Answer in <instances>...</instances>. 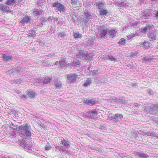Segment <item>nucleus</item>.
<instances>
[{
	"label": "nucleus",
	"mask_w": 158,
	"mask_h": 158,
	"mask_svg": "<svg viewBox=\"0 0 158 158\" xmlns=\"http://www.w3.org/2000/svg\"><path fill=\"white\" fill-rule=\"evenodd\" d=\"M151 28V26L148 25H147L145 27H143L142 28L141 32L144 34H146L147 32L149 31Z\"/></svg>",
	"instance_id": "obj_10"
},
{
	"label": "nucleus",
	"mask_w": 158,
	"mask_h": 158,
	"mask_svg": "<svg viewBox=\"0 0 158 158\" xmlns=\"http://www.w3.org/2000/svg\"><path fill=\"white\" fill-rule=\"evenodd\" d=\"M149 46V43L148 41H145L143 43V46L144 48H148Z\"/></svg>",
	"instance_id": "obj_23"
},
{
	"label": "nucleus",
	"mask_w": 158,
	"mask_h": 158,
	"mask_svg": "<svg viewBox=\"0 0 158 158\" xmlns=\"http://www.w3.org/2000/svg\"><path fill=\"white\" fill-rule=\"evenodd\" d=\"M85 15L87 19H89L90 18V17L91 16V14L90 12L89 11H86L85 12Z\"/></svg>",
	"instance_id": "obj_26"
},
{
	"label": "nucleus",
	"mask_w": 158,
	"mask_h": 158,
	"mask_svg": "<svg viewBox=\"0 0 158 158\" xmlns=\"http://www.w3.org/2000/svg\"><path fill=\"white\" fill-rule=\"evenodd\" d=\"M37 94L36 93L33 91L28 92L27 93V95L29 97L31 98H33L36 97Z\"/></svg>",
	"instance_id": "obj_15"
},
{
	"label": "nucleus",
	"mask_w": 158,
	"mask_h": 158,
	"mask_svg": "<svg viewBox=\"0 0 158 158\" xmlns=\"http://www.w3.org/2000/svg\"><path fill=\"white\" fill-rule=\"evenodd\" d=\"M108 13V11L106 9H101L99 11L101 15H106Z\"/></svg>",
	"instance_id": "obj_19"
},
{
	"label": "nucleus",
	"mask_w": 158,
	"mask_h": 158,
	"mask_svg": "<svg viewBox=\"0 0 158 158\" xmlns=\"http://www.w3.org/2000/svg\"><path fill=\"white\" fill-rule=\"evenodd\" d=\"M20 97L22 99H27V95L25 94L22 95Z\"/></svg>",
	"instance_id": "obj_34"
},
{
	"label": "nucleus",
	"mask_w": 158,
	"mask_h": 158,
	"mask_svg": "<svg viewBox=\"0 0 158 158\" xmlns=\"http://www.w3.org/2000/svg\"><path fill=\"white\" fill-rule=\"evenodd\" d=\"M118 44L121 45H125L126 44V40L123 38H122Z\"/></svg>",
	"instance_id": "obj_27"
},
{
	"label": "nucleus",
	"mask_w": 158,
	"mask_h": 158,
	"mask_svg": "<svg viewBox=\"0 0 158 158\" xmlns=\"http://www.w3.org/2000/svg\"><path fill=\"white\" fill-rule=\"evenodd\" d=\"M58 64V61H56V62H55V65H57V64Z\"/></svg>",
	"instance_id": "obj_40"
},
{
	"label": "nucleus",
	"mask_w": 158,
	"mask_h": 158,
	"mask_svg": "<svg viewBox=\"0 0 158 158\" xmlns=\"http://www.w3.org/2000/svg\"><path fill=\"white\" fill-rule=\"evenodd\" d=\"M60 144L63 145L65 148H68V147L70 145L69 142L67 138L64 139L63 137H61L60 138Z\"/></svg>",
	"instance_id": "obj_5"
},
{
	"label": "nucleus",
	"mask_w": 158,
	"mask_h": 158,
	"mask_svg": "<svg viewBox=\"0 0 158 158\" xmlns=\"http://www.w3.org/2000/svg\"><path fill=\"white\" fill-rule=\"evenodd\" d=\"M52 80V77H42L39 78V82L40 83H42L43 84H47L50 83Z\"/></svg>",
	"instance_id": "obj_3"
},
{
	"label": "nucleus",
	"mask_w": 158,
	"mask_h": 158,
	"mask_svg": "<svg viewBox=\"0 0 158 158\" xmlns=\"http://www.w3.org/2000/svg\"><path fill=\"white\" fill-rule=\"evenodd\" d=\"M138 105H137V106H136V105H135V106H134L133 107V108H134V107H138Z\"/></svg>",
	"instance_id": "obj_42"
},
{
	"label": "nucleus",
	"mask_w": 158,
	"mask_h": 158,
	"mask_svg": "<svg viewBox=\"0 0 158 158\" xmlns=\"http://www.w3.org/2000/svg\"><path fill=\"white\" fill-rule=\"evenodd\" d=\"M138 155L141 158H148V156L140 152H137Z\"/></svg>",
	"instance_id": "obj_21"
},
{
	"label": "nucleus",
	"mask_w": 158,
	"mask_h": 158,
	"mask_svg": "<svg viewBox=\"0 0 158 158\" xmlns=\"http://www.w3.org/2000/svg\"><path fill=\"white\" fill-rule=\"evenodd\" d=\"M32 13L34 16H38L39 17L42 15V11L41 9H36L32 12Z\"/></svg>",
	"instance_id": "obj_9"
},
{
	"label": "nucleus",
	"mask_w": 158,
	"mask_h": 158,
	"mask_svg": "<svg viewBox=\"0 0 158 158\" xmlns=\"http://www.w3.org/2000/svg\"><path fill=\"white\" fill-rule=\"evenodd\" d=\"M123 117V115L122 114L119 113H116L114 115L112 116L111 117V120L117 122L118 120V118L121 119Z\"/></svg>",
	"instance_id": "obj_7"
},
{
	"label": "nucleus",
	"mask_w": 158,
	"mask_h": 158,
	"mask_svg": "<svg viewBox=\"0 0 158 158\" xmlns=\"http://www.w3.org/2000/svg\"><path fill=\"white\" fill-rule=\"evenodd\" d=\"M51 147H50V146L48 147V148H47V147H45V149H46L49 150V149H51Z\"/></svg>",
	"instance_id": "obj_39"
},
{
	"label": "nucleus",
	"mask_w": 158,
	"mask_h": 158,
	"mask_svg": "<svg viewBox=\"0 0 158 158\" xmlns=\"http://www.w3.org/2000/svg\"><path fill=\"white\" fill-rule=\"evenodd\" d=\"M99 1H98V2H97V3H99Z\"/></svg>",
	"instance_id": "obj_44"
},
{
	"label": "nucleus",
	"mask_w": 158,
	"mask_h": 158,
	"mask_svg": "<svg viewBox=\"0 0 158 158\" xmlns=\"http://www.w3.org/2000/svg\"><path fill=\"white\" fill-rule=\"evenodd\" d=\"M85 102L86 103L89 104V105L92 106L93 105L95 104L96 101L92 99H88L86 100Z\"/></svg>",
	"instance_id": "obj_18"
},
{
	"label": "nucleus",
	"mask_w": 158,
	"mask_h": 158,
	"mask_svg": "<svg viewBox=\"0 0 158 158\" xmlns=\"http://www.w3.org/2000/svg\"><path fill=\"white\" fill-rule=\"evenodd\" d=\"M78 75L76 73L71 74H67V78L69 83H75L77 79H79L77 77Z\"/></svg>",
	"instance_id": "obj_1"
},
{
	"label": "nucleus",
	"mask_w": 158,
	"mask_h": 158,
	"mask_svg": "<svg viewBox=\"0 0 158 158\" xmlns=\"http://www.w3.org/2000/svg\"><path fill=\"white\" fill-rule=\"evenodd\" d=\"M28 127L27 124H23L19 126V130L21 132H23L27 130Z\"/></svg>",
	"instance_id": "obj_12"
},
{
	"label": "nucleus",
	"mask_w": 158,
	"mask_h": 158,
	"mask_svg": "<svg viewBox=\"0 0 158 158\" xmlns=\"http://www.w3.org/2000/svg\"><path fill=\"white\" fill-rule=\"evenodd\" d=\"M52 7L56 8V10L61 11H64L65 10V6L61 3L56 2L52 4Z\"/></svg>",
	"instance_id": "obj_2"
},
{
	"label": "nucleus",
	"mask_w": 158,
	"mask_h": 158,
	"mask_svg": "<svg viewBox=\"0 0 158 158\" xmlns=\"http://www.w3.org/2000/svg\"><path fill=\"white\" fill-rule=\"evenodd\" d=\"M48 20H49L51 22L52 21V17L50 16V17H48Z\"/></svg>",
	"instance_id": "obj_38"
},
{
	"label": "nucleus",
	"mask_w": 158,
	"mask_h": 158,
	"mask_svg": "<svg viewBox=\"0 0 158 158\" xmlns=\"http://www.w3.org/2000/svg\"><path fill=\"white\" fill-rule=\"evenodd\" d=\"M155 16L156 19L158 20V11L156 12Z\"/></svg>",
	"instance_id": "obj_37"
},
{
	"label": "nucleus",
	"mask_w": 158,
	"mask_h": 158,
	"mask_svg": "<svg viewBox=\"0 0 158 158\" xmlns=\"http://www.w3.org/2000/svg\"><path fill=\"white\" fill-rule=\"evenodd\" d=\"M104 6V3L102 2H100L98 3V5H96V6H98V8L100 9H101V7H103Z\"/></svg>",
	"instance_id": "obj_31"
},
{
	"label": "nucleus",
	"mask_w": 158,
	"mask_h": 158,
	"mask_svg": "<svg viewBox=\"0 0 158 158\" xmlns=\"http://www.w3.org/2000/svg\"><path fill=\"white\" fill-rule=\"evenodd\" d=\"M25 141L23 139L21 140L19 142V145L20 146H22L23 145L25 144Z\"/></svg>",
	"instance_id": "obj_33"
},
{
	"label": "nucleus",
	"mask_w": 158,
	"mask_h": 158,
	"mask_svg": "<svg viewBox=\"0 0 158 158\" xmlns=\"http://www.w3.org/2000/svg\"><path fill=\"white\" fill-rule=\"evenodd\" d=\"M12 56H10L9 55H6V54H3L2 57L3 60L7 62L11 60H12Z\"/></svg>",
	"instance_id": "obj_11"
},
{
	"label": "nucleus",
	"mask_w": 158,
	"mask_h": 158,
	"mask_svg": "<svg viewBox=\"0 0 158 158\" xmlns=\"http://www.w3.org/2000/svg\"><path fill=\"white\" fill-rule=\"evenodd\" d=\"M82 36L81 34H79V33H74L73 37L75 39L79 38Z\"/></svg>",
	"instance_id": "obj_25"
},
{
	"label": "nucleus",
	"mask_w": 158,
	"mask_h": 158,
	"mask_svg": "<svg viewBox=\"0 0 158 158\" xmlns=\"http://www.w3.org/2000/svg\"><path fill=\"white\" fill-rule=\"evenodd\" d=\"M19 0H7L6 2L5 3L9 6H15L16 4H19Z\"/></svg>",
	"instance_id": "obj_6"
},
{
	"label": "nucleus",
	"mask_w": 158,
	"mask_h": 158,
	"mask_svg": "<svg viewBox=\"0 0 158 158\" xmlns=\"http://www.w3.org/2000/svg\"><path fill=\"white\" fill-rule=\"evenodd\" d=\"M98 74V70H94L93 72V75L97 74Z\"/></svg>",
	"instance_id": "obj_36"
},
{
	"label": "nucleus",
	"mask_w": 158,
	"mask_h": 158,
	"mask_svg": "<svg viewBox=\"0 0 158 158\" xmlns=\"http://www.w3.org/2000/svg\"><path fill=\"white\" fill-rule=\"evenodd\" d=\"M91 83L90 81L87 80L83 84V86L85 87H86L89 86Z\"/></svg>",
	"instance_id": "obj_24"
},
{
	"label": "nucleus",
	"mask_w": 158,
	"mask_h": 158,
	"mask_svg": "<svg viewBox=\"0 0 158 158\" xmlns=\"http://www.w3.org/2000/svg\"><path fill=\"white\" fill-rule=\"evenodd\" d=\"M71 4L74 7H79L80 6V3H79V1L77 0H71Z\"/></svg>",
	"instance_id": "obj_14"
},
{
	"label": "nucleus",
	"mask_w": 158,
	"mask_h": 158,
	"mask_svg": "<svg viewBox=\"0 0 158 158\" xmlns=\"http://www.w3.org/2000/svg\"><path fill=\"white\" fill-rule=\"evenodd\" d=\"M100 32V36L101 38H102L106 35L107 31L106 29H101V30L99 31Z\"/></svg>",
	"instance_id": "obj_13"
},
{
	"label": "nucleus",
	"mask_w": 158,
	"mask_h": 158,
	"mask_svg": "<svg viewBox=\"0 0 158 158\" xmlns=\"http://www.w3.org/2000/svg\"><path fill=\"white\" fill-rule=\"evenodd\" d=\"M3 0H0V2H2Z\"/></svg>",
	"instance_id": "obj_43"
},
{
	"label": "nucleus",
	"mask_w": 158,
	"mask_h": 158,
	"mask_svg": "<svg viewBox=\"0 0 158 158\" xmlns=\"http://www.w3.org/2000/svg\"><path fill=\"white\" fill-rule=\"evenodd\" d=\"M10 7L7 6L3 4H0V10L2 11V13H11V11L10 10Z\"/></svg>",
	"instance_id": "obj_4"
},
{
	"label": "nucleus",
	"mask_w": 158,
	"mask_h": 158,
	"mask_svg": "<svg viewBox=\"0 0 158 158\" xmlns=\"http://www.w3.org/2000/svg\"><path fill=\"white\" fill-rule=\"evenodd\" d=\"M58 37L59 38L60 37L63 38H64L65 36V33L64 32H60V33H58Z\"/></svg>",
	"instance_id": "obj_29"
},
{
	"label": "nucleus",
	"mask_w": 158,
	"mask_h": 158,
	"mask_svg": "<svg viewBox=\"0 0 158 158\" xmlns=\"http://www.w3.org/2000/svg\"><path fill=\"white\" fill-rule=\"evenodd\" d=\"M151 60V59L149 57H145L143 59V60L145 61H150Z\"/></svg>",
	"instance_id": "obj_35"
},
{
	"label": "nucleus",
	"mask_w": 158,
	"mask_h": 158,
	"mask_svg": "<svg viewBox=\"0 0 158 158\" xmlns=\"http://www.w3.org/2000/svg\"><path fill=\"white\" fill-rule=\"evenodd\" d=\"M116 34L115 31L114 29L110 30L108 33V35L111 37H114L116 35Z\"/></svg>",
	"instance_id": "obj_16"
},
{
	"label": "nucleus",
	"mask_w": 158,
	"mask_h": 158,
	"mask_svg": "<svg viewBox=\"0 0 158 158\" xmlns=\"http://www.w3.org/2000/svg\"><path fill=\"white\" fill-rule=\"evenodd\" d=\"M135 53H133V54L131 55L132 56H135Z\"/></svg>",
	"instance_id": "obj_41"
},
{
	"label": "nucleus",
	"mask_w": 158,
	"mask_h": 158,
	"mask_svg": "<svg viewBox=\"0 0 158 158\" xmlns=\"http://www.w3.org/2000/svg\"><path fill=\"white\" fill-rule=\"evenodd\" d=\"M59 66L61 68L63 67V66H65L67 64L66 59L63 57L60 58L59 60Z\"/></svg>",
	"instance_id": "obj_8"
},
{
	"label": "nucleus",
	"mask_w": 158,
	"mask_h": 158,
	"mask_svg": "<svg viewBox=\"0 0 158 158\" xmlns=\"http://www.w3.org/2000/svg\"><path fill=\"white\" fill-rule=\"evenodd\" d=\"M108 59L110 60L111 61H115V58H114V57L111 55H108L107 56Z\"/></svg>",
	"instance_id": "obj_30"
},
{
	"label": "nucleus",
	"mask_w": 158,
	"mask_h": 158,
	"mask_svg": "<svg viewBox=\"0 0 158 158\" xmlns=\"http://www.w3.org/2000/svg\"><path fill=\"white\" fill-rule=\"evenodd\" d=\"M23 136L29 137L31 136V133L29 131L26 130L24 133L21 134V136L23 137Z\"/></svg>",
	"instance_id": "obj_17"
},
{
	"label": "nucleus",
	"mask_w": 158,
	"mask_h": 158,
	"mask_svg": "<svg viewBox=\"0 0 158 158\" xmlns=\"http://www.w3.org/2000/svg\"><path fill=\"white\" fill-rule=\"evenodd\" d=\"M148 37L150 39L152 40H155L156 39V35L153 34L152 33H151L150 34Z\"/></svg>",
	"instance_id": "obj_22"
},
{
	"label": "nucleus",
	"mask_w": 158,
	"mask_h": 158,
	"mask_svg": "<svg viewBox=\"0 0 158 158\" xmlns=\"http://www.w3.org/2000/svg\"><path fill=\"white\" fill-rule=\"evenodd\" d=\"M61 81L56 82L54 85L55 88V89H57L58 88L60 87L61 85Z\"/></svg>",
	"instance_id": "obj_28"
},
{
	"label": "nucleus",
	"mask_w": 158,
	"mask_h": 158,
	"mask_svg": "<svg viewBox=\"0 0 158 158\" xmlns=\"http://www.w3.org/2000/svg\"><path fill=\"white\" fill-rule=\"evenodd\" d=\"M91 114L93 116L97 115L98 112L96 109H94L91 111Z\"/></svg>",
	"instance_id": "obj_32"
},
{
	"label": "nucleus",
	"mask_w": 158,
	"mask_h": 158,
	"mask_svg": "<svg viewBox=\"0 0 158 158\" xmlns=\"http://www.w3.org/2000/svg\"><path fill=\"white\" fill-rule=\"evenodd\" d=\"M30 20V18L28 16H27L23 18V19L20 21V23L23 24V25L25 23H28Z\"/></svg>",
	"instance_id": "obj_20"
}]
</instances>
